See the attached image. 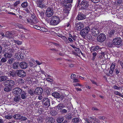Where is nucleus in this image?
<instances>
[{
    "mask_svg": "<svg viewBox=\"0 0 123 123\" xmlns=\"http://www.w3.org/2000/svg\"><path fill=\"white\" fill-rule=\"evenodd\" d=\"M59 22L60 19L58 17L53 16L51 18L50 23L52 25H57L59 23Z\"/></svg>",
    "mask_w": 123,
    "mask_h": 123,
    "instance_id": "obj_1",
    "label": "nucleus"
},
{
    "mask_svg": "<svg viewBox=\"0 0 123 123\" xmlns=\"http://www.w3.org/2000/svg\"><path fill=\"white\" fill-rule=\"evenodd\" d=\"M82 9L86 10L89 9L90 6L89 3L88 1L85 0H83L80 4Z\"/></svg>",
    "mask_w": 123,
    "mask_h": 123,
    "instance_id": "obj_2",
    "label": "nucleus"
},
{
    "mask_svg": "<svg viewBox=\"0 0 123 123\" xmlns=\"http://www.w3.org/2000/svg\"><path fill=\"white\" fill-rule=\"evenodd\" d=\"M54 9L51 6L48 7L46 11V14L48 17L51 16L54 14Z\"/></svg>",
    "mask_w": 123,
    "mask_h": 123,
    "instance_id": "obj_3",
    "label": "nucleus"
},
{
    "mask_svg": "<svg viewBox=\"0 0 123 123\" xmlns=\"http://www.w3.org/2000/svg\"><path fill=\"white\" fill-rule=\"evenodd\" d=\"M89 27H86L85 28L82 30L80 32V34L84 38H85L86 35L90 31Z\"/></svg>",
    "mask_w": 123,
    "mask_h": 123,
    "instance_id": "obj_4",
    "label": "nucleus"
},
{
    "mask_svg": "<svg viewBox=\"0 0 123 123\" xmlns=\"http://www.w3.org/2000/svg\"><path fill=\"white\" fill-rule=\"evenodd\" d=\"M106 35L103 33H101L97 37L98 41L100 42H103L106 39Z\"/></svg>",
    "mask_w": 123,
    "mask_h": 123,
    "instance_id": "obj_5",
    "label": "nucleus"
},
{
    "mask_svg": "<svg viewBox=\"0 0 123 123\" xmlns=\"http://www.w3.org/2000/svg\"><path fill=\"white\" fill-rule=\"evenodd\" d=\"M91 32L92 35L94 36H97L100 32L99 28L97 27L92 28L91 30Z\"/></svg>",
    "mask_w": 123,
    "mask_h": 123,
    "instance_id": "obj_6",
    "label": "nucleus"
},
{
    "mask_svg": "<svg viewBox=\"0 0 123 123\" xmlns=\"http://www.w3.org/2000/svg\"><path fill=\"white\" fill-rule=\"evenodd\" d=\"M16 72L17 75L23 78L26 75L25 72L22 70H17L16 71Z\"/></svg>",
    "mask_w": 123,
    "mask_h": 123,
    "instance_id": "obj_7",
    "label": "nucleus"
},
{
    "mask_svg": "<svg viewBox=\"0 0 123 123\" xmlns=\"http://www.w3.org/2000/svg\"><path fill=\"white\" fill-rule=\"evenodd\" d=\"M22 90L19 88H15L13 90V93L16 95L19 96L22 92Z\"/></svg>",
    "mask_w": 123,
    "mask_h": 123,
    "instance_id": "obj_8",
    "label": "nucleus"
},
{
    "mask_svg": "<svg viewBox=\"0 0 123 123\" xmlns=\"http://www.w3.org/2000/svg\"><path fill=\"white\" fill-rule=\"evenodd\" d=\"M43 91V89L41 87H37L35 89L34 93L36 95H41Z\"/></svg>",
    "mask_w": 123,
    "mask_h": 123,
    "instance_id": "obj_9",
    "label": "nucleus"
},
{
    "mask_svg": "<svg viewBox=\"0 0 123 123\" xmlns=\"http://www.w3.org/2000/svg\"><path fill=\"white\" fill-rule=\"evenodd\" d=\"M4 83H6L9 86L11 87H13V86L15 85L14 82L11 80H7L5 81Z\"/></svg>",
    "mask_w": 123,
    "mask_h": 123,
    "instance_id": "obj_10",
    "label": "nucleus"
},
{
    "mask_svg": "<svg viewBox=\"0 0 123 123\" xmlns=\"http://www.w3.org/2000/svg\"><path fill=\"white\" fill-rule=\"evenodd\" d=\"M42 102H44V105L45 106H49L50 105V100L48 98H45L41 100Z\"/></svg>",
    "mask_w": 123,
    "mask_h": 123,
    "instance_id": "obj_11",
    "label": "nucleus"
},
{
    "mask_svg": "<svg viewBox=\"0 0 123 123\" xmlns=\"http://www.w3.org/2000/svg\"><path fill=\"white\" fill-rule=\"evenodd\" d=\"M113 42L115 45H119L122 42V40L120 38L116 37L113 39Z\"/></svg>",
    "mask_w": 123,
    "mask_h": 123,
    "instance_id": "obj_12",
    "label": "nucleus"
},
{
    "mask_svg": "<svg viewBox=\"0 0 123 123\" xmlns=\"http://www.w3.org/2000/svg\"><path fill=\"white\" fill-rule=\"evenodd\" d=\"M116 32V30L114 28L112 29H111L108 32V36L109 37H111L114 36Z\"/></svg>",
    "mask_w": 123,
    "mask_h": 123,
    "instance_id": "obj_13",
    "label": "nucleus"
},
{
    "mask_svg": "<svg viewBox=\"0 0 123 123\" xmlns=\"http://www.w3.org/2000/svg\"><path fill=\"white\" fill-rule=\"evenodd\" d=\"M19 66L22 69H26L28 67L27 63L25 62H22L20 63Z\"/></svg>",
    "mask_w": 123,
    "mask_h": 123,
    "instance_id": "obj_14",
    "label": "nucleus"
},
{
    "mask_svg": "<svg viewBox=\"0 0 123 123\" xmlns=\"http://www.w3.org/2000/svg\"><path fill=\"white\" fill-rule=\"evenodd\" d=\"M4 85L5 86V87L4 88V90L5 91L7 92H9L12 90V87H10L6 83H4Z\"/></svg>",
    "mask_w": 123,
    "mask_h": 123,
    "instance_id": "obj_15",
    "label": "nucleus"
},
{
    "mask_svg": "<svg viewBox=\"0 0 123 123\" xmlns=\"http://www.w3.org/2000/svg\"><path fill=\"white\" fill-rule=\"evenodd\" d=\"M86 18L85 14L82 13H80L78 15L77 18L78 20H81L85 19Z\"/></svg>",
    "mask_w": 123,
    "mask_h": 123,
    "instance_id": "obj_16",
    "label": "nucleus"
},
{
    "mask_svg": "<svg viewBox=\"0 0 123 123\" xmlns=\"http://www.w3.org/2000/svg\"><path fill=\"white\" fill-rule=\"evenodd\" d=\"M76 27V29L77 30L80 31L81 28L84 27V25L82 23H76L75 24Z\"/></svg>",
    "mask_w": 123,
    "mask_h": 123,
    "instance_id": "obj_17",
    "label": "nucleus"
},
{
    "mask_svg": "<svg viewBox=\"0 0 123 123\" xmlns=\"http://www.w3.org/2000/svg\"><path fill=\"white\" fill-rule=\"evenodd\" d=\"M43 1L42 0H37V6L41 8L45 7V6L44 5L42 4V3Z\"/></svg>",
    "mask_w": 123,
    "mask_h": 123,
    "instance_id": "obj_18",
    "label": "nucleus"
},
{
    "mask_svg": "<svg viewBox=\"0 0 123 123\" xmlns=\"http://www.w3.org/2000/svg\"><path fill=\"white\" fill-rule=\"evenodd\" d=\"M30 18L32 20V22H33L34 25L36 24L37 23L38 21L36 20V17L35 14H31V16Z\"/></svg>",
    "mask_w": 123,
    "mask_h": 123,
    "instance_id": "obj_19",
    "label": "nucleus"
},
{
    "mask_svg": "<svg viewBox=\"0 0 123 123\" xmlns=\"http://www.w3.org/2000/svg\"><path fill=\"white\" fill-rule=\"evenodd\" d=\"M4 57L8 58H10L12 56V52H6L4 55Z\"/></svg>",
    "mask_w": 123,
    "mask_h": 123,
    "instance_id": "obj_20",
    "label": "nucleus"
},
{
    "mask_svg": "<svg viewBox=\"0 0 123 123\" xmlns=\"http://www.w3.org/2000/svg\"><path fill=\"white\" fill-rule=\"evenodd\" d=\"M63 6L67 8H70L71 6V3L67 2L65 1L63 3Z\"/></svg>",
    "mask_w": 123,
    "mask_h": 123,
    "instance_id": "obj_21",
    "label": "nucleus"
},
{
    "mask_svg": "<svg viewBox=\"0 0 123 123\" xmlns=\"http://www.w3.org/2000/svg\"><path fill=\"white\" fill-rule=\"evenodd\" d=\"M51 95L54 97L59 98L60 97V95L59 93L56 92H53Z\"/></svg>",
    "mask_w": 123,
    "mask_h": 123,
    "instance_id": "obj_22",
    "label": "nucleus"
},
{
    "mask_svg": "<svg viewBox=\"0 0 123 123\" xmlns=\"http://www.w3.org/2000/svg\"><path fill=\"white\" fill-rule=\"evenodd\" d=\"M46 123H53L54 122V120L53 117H48L46 120Z\"/></svg>",
    "mask_w": 123,
    "mask_h": 123,
    "instance_id": "obj_23",
    "label": "nucleus"
},
{
    "mask_svg": "<svg viewBox=\"0 0 123 123\" xmlns=\"http://www.w3.org/2000/svg\"><path fill=\"white\" fill-rule=\"evenodd\" d=\"M19 63L18 62H15L12 64V67L14 69H17L19 67Z\"/></svg>",
    "mask_w": 123,
    "mask_h": 123,
    "instance_id": "obj_24",
    "label": "nucleus"
},
{
    "mask_svg": "<svg viewBox=\"0 0 123 123\" xmlns=\"http://www.w3.org/2000/svg\"><path fill=\"white\" fill-rule=\"evenodd\" d=\"M8 78L6 76H0V81L2 82L7 80Z\"/></svg>",
    "mask_w": 123,
    "mask_h": 123,
    "instance_id": "obj_25",
    "label": "nucleus"
},
{
    "mask_svg": "<svg viewBox=\"0 0 123 123\" xmlns=\"http://www.w3.org/2000/svg\"><path fill=\"white\" fill-rule=\"evenodd\" d=\"M8 75L10 76H12V77L15 78L16 76V73H15V72H12L11 71H10L8 72Z\"/></svg>",
    "mask_w": 123,
    "mask_h": 123,
    "instance_id": "obj_26",
    "label": "nucleus"
},
{
    "mask_svg": "<svg viewBox=\"0 0 123 123\" xmlns=\"http://www.w3.org/2000/svg\"><path fill=\"white\" fill-rule=\"evenodd\" d=\"M25 23H30L32 25H34V24L33 22H32V20L30 18H26L25 20Z\"/></svg>",
    "mask_w": 123,
    "mask_h": 123,
    "instance_id": "obj_27",
    "label": "nucleus"
},
{
    "mask_svg": "<svg viewBox=\"0 0 123 123\" xmlns=\"http://www.w3.org/2000/svg\"><path fill=\"white\" fill-rule=\"evenodd\" d=\"M80 121V119L78 117H75L72 119V122L73 123H79Z\"/></svg>",
    "mask_w": 123,
    "mask_h": 123,
    "instance_id": "obj_28",
    "label": "nucleus"
},
{
    "mask_svg": "<svg viewBox=\"0 0 123 123\" xmlns=\"http://www.w3.org/2000/svg\"><path fill=\"white\" fill-rule=\"evenodd\" d=\"M21 94V98L23 99H25L27 97L26 93L24 91L22 92Z\"/></svg>",
    "mask_w": 123,
    "mask_h": 123,
    "instance_id": "obj_29",
    "label": "nucleus"
},
{
    "mask_svg": "<svg viewBox=\"0 0 123 123\" xmlns=\"http://www.w3.org/2000/svg\"><path fill=\"white\" fill-rule=\"evenodd\" d=\"M99 48V46H93L91 48V51L92 52L94 51H96L98 50Z\"/></svg>",
    "mask_w": 123,
    "mask_h": 123,
    "instance_id": "obj_30",
    "label": "nucleus"
},
{
    "mask_svg": "<svg viewBox=\"0 0 123 123\" xmlns=\"http://www.w3.org/2000/svg\"><path fill=\"white\" fill-rule=\"evenodd\" d=\"M15 59L13 58H11L9 59L7 62V63L11 65L14 62Z\"/></svg>",
    "mask_w": 123,
    "mask_h": 123,
    "instance_id": "obj_31",
    "label": "nucleus"
},
{
    "mask_svg": "<svg viewBox=\"0 0 123 123\" xmlns=\"http://www.w3.org/2000/svg\"><path fill=\"white\" fill-rule=\"evenodd\" d=\"M64 106L63 104L60 103L59 104L56 106V109L58 110H61L62 108H64Z\"/></svg>",
    "mask_w": 123,
    "mask_h": 123,
    "instance_id": "obj_32",
    "label": "nucleus"
},
{
    "mask_svg": "<svg viewBox=\"0 0 123 123\" xmlns=\"http://www.w3.org/2000/svg\"><path fill=\"white\" fill-rule=\"evenodd\" d=\"M64 118L63 117H58L56 119V121L58 123H61L64 120Z\"/></svg>",
    "mask_w": 123,
    "mask_h": 123,
    "instance_id": "obj_33",
    "label": "nucleus"
},
{
    "mask_svg": "<svg viewBox=\"0 0 123 123\" xmlns=\"http://www.w3.org/2000/svg\"><path fill=\"white\" fill-rule=\"evenodd\" d=\"M21 98L19 96H16L14 98V101L16 102H18L20 100Z\"/></svg>",
    "mask_w": 123,
    "mask_h": 123,
    "instance_id": "obj_34",
    "label": "nucleus"
},
{
    "mask_svg": "<svg viewBox=\"0 0 123 123\" xmlns=\"http://www.w3.org/2000/svg\"><path fill=\"white\" fill-rule=\"evenodd\" d=\"M21 6L23 8H26L28 6V4L27 2H25L22 3Z\"/></svg>",
    "mask_w": 123,
    "mask_h": 123,
    "instance_id": "obj_35",
    "label": "nucleus"
},
{
    "mask_svg": "<svg viewBox=\"0 0 123 123\" xmlns=\"http://www.w3.org/2000/svg\"><path fill=\"white\" fill-rule=\"evenodd\" d=\"M13 117L14 118L16 119H20L21 116L19 114H17L14 115Z\"/></svg>",
    "mask_w": 123,
    "mask_h": 123,
    "instance_id": "obj_36",
    "label": "nucleus"
},
{
    "mask_svg": "<svg viewBox=\"0 0 123 123\" xmlns=\"http://www.w3.org/2000/svg\"><path fill=\"white\" fill-rule=\"evenodd\" d=\"M107 44L109 46L111 47H113L115 45L113 41L112 42V41L109 42Z\"/></svg>",
    "mask_w": 123,
    "mask_h": 123,
    "instance_id": "obj_37",
    "label": "nucleus"
},
{
    "mask_svg": "<svg viewBox=\"0 0 123 123\" xmlns=\"http://www.w3.org/2000/svg\"><path fill=\"white\" fill-rule=\"evenodd\" d=\"M7 58L6 57H3L0 60L1 61L2 63L3 64H4V63L6 62L7 61Z\"/></svg>",
    "mask_w": 123,
    "mask_h": 123,
    "instance_id": "obj_38",
    "label": "nucleus"
},
{
    "mask_svg": "<svg viewBox=\"0 0 123 123\" xmlns=\"http://www.w3.org/2000/svg\"><path fill=\"white\" fill-rule=\"evenodd\" d=\"M45 92L47 93V95H50L51 94L49 88L48 87L45 88Z\"/></svg>",
    "mask_w": 123,
    "mask_h": 123,
    "instance_id": "obj_39",
    "label": "nucleus"
},
{
    "mask_svg": "<svg viewBox=\"0 0 123 123\" xmlns=\"http://www.w3.org/2000/svg\"><path fill=\"white\" fill-rule=\"evenodd\" d=\"M5 117L6 119H11L12 117V115H10L9 114H7L5 115Z\"/></svg>",
    "mask_w": 123,
    "mask_h": 123,
    "instance_id": "obj_40",
    "label": "nucleus"
},
{
    "mask_svg": "<svg viewBox=\"0 0 123 123\" xmlns=\"http://www.w3.org/2000/svg\"><path fill=\"white\" fill-rule=\"evenodd\" d=\"M105 53L104 52H101V55L99 56V58H105Z\"/></svg>",
    "mask_w": 123,
    "mask_h": 123,
    "instance_id": "obj_41",
    "label": "nucleus"
},
{
    "mask_svg": "<svg viewBox=\"0 0 123 123\" xmlns=\"http://www.w3.org/2000/svg\"><path fill=\"white\" fill-rule=\"evenodd\" d=\"M39 30L41 31L45 32L47 31H48V30L47 29H46L44 27H40V28L39 29Z\"/></svg>",
    "mask_w": 123,
    "mask_h": 123,
    "instance_id": "obj_42",
    "label": "nucleus"
},
{
    "mask_svg": "<svg viewBox=\"0 0 123 123\" xmlns=\"http://www.w3.org/2000/svg\"><path fill=\"white\" fill-rule=\"evenodd\" d=\"M28 92L31 96H33L34 95V92H33L31 89H29L28 90Z\"/></svg>",
    "mask_w": 123,
    "mask_h": 123,
    "instance_id": "obj_43",
    "label": "nucleus"
},
{
    "mask_svg": "<svg viewBox=\"0 0 123 123\" xmlns=\"http://www.w3.org/2000/svg\"><path fill=\"white\" fill-rule=\"evenodd\" d=\"M14 41L18 45L21 44L22 43L21 41H20L18 40H14Z\"/></svg>",
    "mask_w": 123,
    "mask_h": 123,
    "instance_id": "obj_44",
    "label": "nucleus"
},
{
    "mask_svg": "<svg viewBox=\"0 0 123 123\" xmlns=\"http://www.w3.org/2000/svg\"><path fill=\"white\" fill-rule=\"evenodd\" d=\"M88 40L92 39V36L90 34H88L86 36Z\"/></svg>",
    "mask_w": 123,
    "mask_h": 123,
    "instance_id": "obj_45",
    "label": "nucleus"
},
{
    "mask_svg": "<svg viewBox=\"0 0 123 123\" xmlns=\"http://www.w3.org/2000/svg\"><path fill=\"white\" fill-rule=\"evenodd\" d=\"M27 117L22 116H21L20 119L21 121H25L27 120Z\"/></svg>",
    "mask_w": 123,
    "mask_h": 123,
    "instance_id": "obj_46",
    "label": "nucleus"
},
{
    "mask_svg": "<svg viewBox=\"0 0 123 123\" xmlns=\"http://www.w3.org/2000/svg\"><path fill=\"white\" fill-rule=\"evenodd\" d=\"M99 119L100 120H104L105 119L106 117L104 116H99L98 117Z\"/></svg>",
    "mask_w": 123,
    "mask_h": 123,
    "instance_id": "obj_47",
    "label": "nucleus"
},
{
    "mask_svg": "<svg viewBox=\"0 0 123 123\" xmlns=\"http://www.w3.org/2000/svg\"><path fill=\"white\" fill-rule=\"evenodd\" d=\"M72 117V115H71V114L69 113L67 115V116L66 117V118L67 119H71Z\"/></svg>",
    "mask_w": 123,
    "mask_h": 123,
    "instance_id": "obj_48",
    "label": "nucleus"
},
{
    "mask_svg": "<svg viewBox=\"0 0 123 123\" xmlns=\"http://www.w3.org/2000/svg\"><path fill=\"white\" fill-rule=\"evenodd\" d=\"M62 39L64 40L66 43H68V40L66 37L64 36H62Z\"/></svg>",
    "mask_w": 123,
    "mask_h": 123,
    "instance_id": "obj_49",
    "label": "nucleus"
},
{
    "mask_svg": "<svg viewBox=\"0 0 123 123\" xmlns=\"http://www.w3.org/2000/svg\"><path fill=\"white\" fill-rule=\"evenodd\" d=\"M94 121L97 123H101V121L99 119L97 118L96 117L94 118Z\"/></svg>",
    "mask_w": 123,
    "mask_h": 123,
    "instance_id": "obj_50",
    "label": "nucleus"
},
{
    "mask_svg": "<svg viewBox=\"0 0 123 123\" xmlns=\"http://www.w3.org/2000/svg\"><path fill=\"white\" fill-rule=\"evenodd\" d=\"M60 112L62 113H66L67 112V110L65 109H63L61 110L60 111Z\"/></svg>",
    "mask_w": 123,
    "mask_h": 123,
    "instance_id": "obj_51",
    "label": "nucleus"
},
{
    "mask_svg": "<svg viewBox=\"0 0 123 123\" xmlns=\"http://www.w3.org/2000/svg\"><path fill=\"white\" fill-rule=\"evenodd\" d=\"M24 54L22 53H20L19 54V56L21 59H22L24 58Z\"/></svg>",
    "mask_w": 123,
    "mask_h": 123,
    "instance_id": "obj_52",
    "label": "nucleus"
},
{
    "mask_svg": "<svg viewBox=\"0 0 123 123\" xmlns=\"http://www.w3.org/2000/svg\"><path fill=\"white\" fill-rule=\"evenodd\" d=\"M32 25L33 26V28H35L36 29L39 30V29L40 28V27L38 26L37 25Z\"/></svg>",
    "mask_w": 123,
    "mask_h": 123,
    "instance_id": "obj_53",
    "label": "nucleus"
},
{
    "mask_svg": "<svg viewBox=\"0 0 123 123\" xmlns=\"http://www.w3.org/2000/svg\"><path fill=\"white\" fill-rule=\"evenodd\" d=\"M115 67V63H113L111 64V67L110 68L114 70V68Z\"/></svg>",
    "mask_w": 123,
    "mask_h": 123,
    "instance_id": "obj_54",
    "label": "nucleus"
},
{
    "mask_svg": "<svg viewBox=\"0 0 123 123\" xmlns=\"http://www.w3.org/2000/svg\"><path fill=\"white\" fill-rule=\"evenodd\" d=\"M20 3V1L19 0H18L15 2L14 4V6H17V5L19 4Z\"/></svg>",
    "mask_w": 123,
    "mask_h": 123,
    "instance_id": "obj_55",
    "label": "nucleus"
},
{
    "mask_svg": "<svg viewBox=\"0 0 123 123\" xmlns=\"http://www.w3.org/2000/svg\"><path fill=\"white\" fill-rule=\"evenodd\" d=\"M90 80L92 84L95 85H96L97 86H98V84L94 80Z\"/></svg>",
    "mask_w": 123,
    "mask_h": 123,
    "instance_id": "obj_56",
    "label": "nucleus"
},
{
    "mask_svg": "<svg viewBox=\"0 0 123 123\" xmlns=\"http://www.w3.org/2000/svg\"><path fill=\"white\" fill-rule=\"evenodd\" d=\"M114 70L110 68L109 71V73L111 75H112L113 74Z\"/></svg>",
    "mask_w": 123,
    "mask_h": 123,
    "instance_id": "obj_57",
    "label": "nucleus"
},
{
    "mask_svg": "<svg viewBox=\"0 0 123 123\" xmlns=\"http://www.w3.org/2000/svg\"><path fill=\"white\" fill-rule=\"evenodd\" d=\"M91 0L93 3H96L99 2L100 0Z\"/></svg>",
    "mask_w": 123,
    "mask_h": 123,
    "instance_id": "obj_58",
    "label": "nucleus"
},
{
    "mask_svg": "<svg viewBox=\"0 0 123 123\" xmlns=\"http://www.w3.org/2000/svg\"><path fill=\"white\" fill-rule=\"evenodd\" d=\"M75 76H76L74 74H71V79H73V80H74L75 77Z\"/></svg>",
    "mask_w": 123,
    "mask_h": 123,
    "instance_id": "obj_59",
    "label": "nucleus"
},
{
    "mask_svg": "<svg viewBox=\"0 0 123 123\" xmlns=\"http://www.w3.org/2000/svg\"><path fill=\"white\" fill-rule=\"evenodd\" d=\"M113 88L115 89H119L120 88L119 87H118L116 85L114 86H113Z\"/></svg>",
    "mask_w": 123,
    "mask_h": 123,
    "instance_id": "obj_60",
    "label": "nucleus"
},
{
    "mask_svg": "<svg viewBox=\"0 0 123 123\" xmlns=\"http://www.w3.org/2000/svg\"><path fill=\"white\" fill-rule=\"evenodd\" d=\"M17 27H18L19 28L23 29V27L21 25L18 24Z\"/></svg>",
    "mask_w": 123,
    "mask_h": 123,
    "instance_id": "obj_61",
    "label": "nucleus"
},
{
    "mask_svg": "<svg viewBox=\"0 0 123 123\" xmlns=\"http://www.w3.org/2000/svg\"><path fill=\"white\" fill-rule=\"evenodd\" d=\"M46 80L47 81L50 82H52L53 81V80L52 79L49 78H47L46 79Z\"/></svg>",
    "mask_w": 123,
    "mask_h": 123,
    "instance_id": "obj_62",
    "label": "nucleus"
},
{
    "mask_svg": "<svg viewBox=\"0 0 123 123\" xmlns=\"http://www.w3.org/2000/svg\"><path fill=\"white\" fill-rule=\"evenodd\" d=\"M50 50L53 51L54 52L57 51H58V50L56 49H50Z\"/></svg>",
    "mask_w": 123,
    "mask_h": 123,
    "instance_id": "obj_63",
    "label": "nucleus"
},
{
    "mask_svg": "<svg viewBox=\"0 0 123 123\" xmlns=\"http://www.w3.org/2000/svg\"><path fill=\"white\" fill-rule=\"evenodd\" d=\"M114 93L115 94L119 96L120 93L119 92L116 91H114Z\"/></svg>",
    "mask_w": 123,
    "mask_h": 123,
    "instance_id": "obj_64",
    "label": "nucleus"
}]
</instances>
